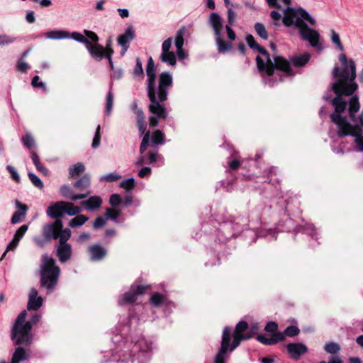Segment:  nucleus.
Segmentation results:
<instances>
[{"label":"nucleus","mask_w":363,"mask_h":363,"mask_svg":"<svg viewBox=\"0 0 363 363\" xmlns=\"http://www.w3.org/2000/svg\"><path fill=\"white\" fill-rule=\"evenodd\" d=\"M146 74L147 93L150 101L148 109L152 114L149 117V124L155 127L158 125L160 119L165 120L168 116L167 110L162 103L167 100L169 90L173 86V77L168 72H162L159 74L158 85L156 86L157 76L152 57L147 60Z\"/></svg>","instance_id":"f257e3e1"},{"label":"nucleus","mask_w":363,"mask_h":363,"mask_svg":"<svg viewBox=\"0 0 363 363\" xmlns=\"http://www.w3.org/2000/svg\"><path fill=\"white\" fill-rule=\"evenodd\" d=\"M351 76L349 80V74L347 69L340 72V68L335 66L332 71L333 78L336 81L331 85L333 91L336 94L331 104L334 106V112L330 116L331 121L337 126V130L342 128L350 127V123L345 116H342L347 108L349 102L342 99V96H352L357 89V84L354 82L356 78V65L354 61L350 62Z\"/></svg>","instance_id":"f03ea898"},{"label":"nucleus","mask_w":363,"mask_h":363,"mask_svg":"<svg viewBox=\"0 0 363 363\" xmlns=\"http://www.w3.org/2000/svg\"><path fill=\"white\" fill-rule=\"evenodd\" d=\"M286 8L284 9L282 22L286 27L294 26L299 32L301 38L308 41L317 50H322L319 33L308 26L305 21L311 26L315 25V20L303 8L294 9L290 6L291 0H281Z\"/></svg>","instance_id":"7ed1b4c3"},{"label":"nucleus","mask_w":363,"mask_h":363,"mask_svg":"<svg viewBox=\"0 0 363 363\" xmlns=\"http://www.w3.org/2000/svg\"><path fill=\"white\" fill-rule=\"evenodd\" d=\"M245 39L251 49L257 51L264 56V58L259 55L256 57L257 66L259 72H264L268 76H272L274 74V69L280 70L287 76L295 74L284 57L275 56L272 60L267 50L259 45L251 34L247 35Z\"/></svg>","instance_id":"20e7f679"},{"label":"nucleus","mask_w":363,"mask_h":363,"mask_svg":"<svg viewBox=\"0 0 363 363\" xmlns=\"http://www.w3.org/2000/svg\"><path fill=\"white\" fill-rule=\"evenodd\" d=\"M360 110V103L359 97L357 95L351 97L349 102L348 114L353 124H350V127H345L337 130V134L338 138H342L345 136L350 135L354 137V143L357 147V150L363 152V108L359 115L357 113Z\"/></svg>","instance_id":"39448f33"},{"label":"nucleus","mask_w":363,"mask_h":363,"mask_svg":"<svg viewBox=\"0 0 363 363\" xmlns=\"http://www.w3.org/2000/svg\"><path fill=\"white\" fill-rule=\"evenodd\" d=\"M27 312L23 311L17 316L11 329V339L15 345L30 344L33 341L31 330L41 319V315L35 313L26 321Z\"/></svg>","instance_id":"423d86ee"},{"label":"nucleus","mask_w":363,"mask_h":363,"mask_svg":"<svg viewBox=\"0 0 363 363\" xmlns=\"http://www.w3.org/2000/svg\"><path fill=\"white\" fill-rule=\"evenodd\" d=\"M249 325L246 321L241 320L238 322L232 334V330L230 327L225 326L222 333L220 347L218 352L222 350L223 345H225V354L229 350L233 352L235 350L242 340H247L253 337V333H247V330Z\"/></svg>","instance_id":"0eeeda50"},{"label":"nucleus","mask_w":363,"mask_h":363,"mask_svg":"<svg viewBox=\"0 0 363 363\" xmlns=\"http://www.w3.org/2000/svg\"><path fill=\"white\" fill-rule=\"evenodd\" d=\"M60 273V269L55 259L47 254L43 255L39 269L40 287L51 293L57 284Z\"/></svg>","instance_id":"6e6552de"},{"label":"nucleus","mask_w":363,"mask_h":363,"mask_svg":"<svg viewBox=\"0 0 363 363\" xmlns=\"http://www.w3.org/2000/svg\"><path fill=\"white\" fill-rule=\"evenodd\" d=\"M208 23L214 31L218 52L221 54H225L230 51L233 48V44L222 38L221 32L223 29V23L221 17L217 13H211L208 19Z\"/></svg>","instance_id":"1a4fd4ad"},{"label":"nucleus","mask_w":363,"mask_h":363,"mask_svg":"<svg viewBox=\"0 0 363 363\" xmlns=\"http://www.w3.org/2000/svg\"><path fill=\"white\" fill-rule=\"evenodd\" d=\"M71 237V230L69 228H65L62 231V237L59 240V245L57 247L56 255L60 262H66L72 255V248L67 240Z\"/></svg>","instance_id":"9d476101"},{"label":"nucleus","mask_w":363,"mask_h":363,"mask_svg":"<svg viewBox=\"0 0 363 363\" xmlns=\"http://www.w3.org/2000/svg\"><path fill=\"white\" fill-rule=\"evenodd\" d=\"M63 229V223L62 220H55L54 222L45 224L43 228V235L45 242H50L52 240L59 239L62 237Z\"/></svg>","instance_id":"9b49d317"},{"label":"nucleus","mask_w":363,"mask_h":363,"mask_svg":"<svg viewBox=\"0 0 363 363\" xmlns=\"http://www.w3.org/2000/svg\"><path fill=\"white\" fill-rule=\"evenodd\" d=\"M135 115L136 123L139 133L141 135H143L141 144L140 145V152L143 154L149 145L150 132L149 130H146L147 124L145 123V116L143 111H137V113H135Z\"/></svg>","instance_id":"f8f14e48"},{"label":"nucleus","mask_w":363,"mask_h":363,"mask_svg":"<svg viewBox=\"0 0 363 363\" xmlns=\"http://www.w3.org/2000/svg\"><path fill=\"white\" fill-rule=\"evenodd\" d=\"M152 350V344L145 337H140L133 345L131 355L136 357L138 359L143 357L147 360L150 358V352Z\"/></svg>","instance_id":"ddd939ff"},{"label":"nucleus","mask_w":363,"mask_h":363,"mask_svg":"<svg viewBox=\"0 0 363 363\" xmlns=\"http://www.w3.org/2000/svg\"><path fill=\"white\" fill-rule=\"evenodd\" d=\"M66 201H59L52 203L46 210L47 215L51 218L58 220L64 216Z\"/></svg>","instance_id":"4468645a"},{"label":"nucleus","mask_w":363,"mask_h":363,"mask_svg":"<svg viewBox=\"0 0 363 363\" xmlns=\"http://www.w3.org/2000/svg\"><path fill=\"white\" fill-rule=\"evenodd\" d=\"M248 220L243 216H238L233 218H230L228 222H226L223 225L224 228H232L233 233L232 235L235 233L242 231L243 229L247 225Z\"/></svg>","instance_id":"2eb2a0df"},{"label":"nucleus","mask_w":363,"mask_h":363,"mask_svg":"<svg viewBox=\"0 0 363 363\" xmlns=\"http://www.w3.org/2000/svg\"><path fill=\"white\" fill-rule=\"evenodd\" d=\"M135 37V31L132 27H128L124 33L118 37L117 42L122 47L121 55H124L129 48L130 43Z\"/></svg>","instance_id":"dca6fc26"},{"label":"nucleus","mask_w":363,"mask_h":363,"mask_svg":"<svg viewBox=\"0 0 363 363\" xmlns=\"http://www.w3.org/2000/svg\"><path fill=\"white\" fill-rule=\"evenodd\" d=\"M87 251L91 262H99L107 255V250L100 244H94L88 247Z\"/></svg>","instance_id":"f3484780"},{"label":"nucleus","mask_w":363,"mask_h":363,"mask_svg":"<svg viewBox=\"0 0 363 363\" xmlns=\"http://www.w3.org/2000/svg\"><path fill=\"white\" fill-rule=\"evenodd\" d=\"M60 193L63 198L69 199L72 201L87 198L91 194V191H86L79 194H74L72 188L67 184L61 186Z\"/></svg>","instance_id":"a211bd4d"},{"label":"nucleus","mask_w":363,"mask_h":363,"mask_svg":"<svg viewBox=\"0 0 363 363\" xmlns=\"http://www.w3.org/2000/svg\"><path fill=\"white\" fill-rule=\"evenodd\" d=\"M286 347L291 359L295 360L308 352V347L303 343H289Z\"/></svg>","instance_id":"6ab92c4d"},{"label":"nucleus","mask_w":363,"mask_h":363,"mask_svg":"<svg viewBox=\"0 0 363 363\" xmlns=\"http://www.w3.org/2000/svg\"><path fill=\"white\" fill-rule=\"evenodd\" d=\"M103 200L99 196H91L81 201L80 204L88 211H94L101 208Z\"/></svg>","instance_id":"aec40b11"},{"label":"nucleus","mask_w":363,"mask_h":363,"mask_svg":"<svg viewBox=\"0 0 363 363\" xmlns=\"http://www.w3.org/2000/svg\"><path fill=\"white\" fill-rule=\"evenodd\" d=\"M86 48L87 49L89 55L97 61L102 60L106 56V52L103 45L100 44H92L91 42Z\"/></svg>","instance_id":"412c9836"},{"label":"nucleus","mask_w":363,"mask_h":363,"mask_svg":"<svg viewBox=\"0 0 363 363\" xmlns=\"http://www.w3.org/2000/svg\"><path fill=\"white\" fill-rule=\"evenodd\" d=\"M43 301L42 297L38 296V291L35 288H32L29 293V299L27 305L28 310H38L41 307Z\"/></svg>","instance_id":"4be33fe9"},{"label":"nucleus","mask_w":363,"mask_h":363,"mask_svg":"<svg viewBox=\"0 0 363 363\" xmlns=\"http://www.w3.org/2000/svg\"><path fill=\"white\" fill-rule=\"evenodd\" d=\"M257 340L264 345H274L279 342L284 340V335L281 333L272 334V337H267L264 335H259L256 337Z\"/></svg>","instance_id":"5701e85b"},{"label":"nucleus","mask_w":363,"mask_h":363,"mask_svg":"<svg viewBox=\"0 0 363 363\" xmlns=\"http://www.w3.org/2000/svg\"><path fill=\"white\" fill-rule=\"evenodd\" d=\"M311 58V55L308 53H304L302 55H299L298 56H294L290 57V61L286 60L289 62V67H291V64L294 66L300 67L306 65ZM291 69V67H290Z\"/></svg>","instance_id":"b1692460"},{"label":"nucleus","mask_w":363,"mask_h":363,"mask_svg":"<svg viewBox=\"0 0 363 363\" xmlns=\"http://www.w3.org/2000/svg\"><path fill=\"white\" fill-rule=\"evenodd\" d=\"M43 35L50 40H61L70 38L69 33L64 30H52L45 33Z\"/></svg>","instance_id":"393cba45"},{"label":"nucleus","mask_w":363,"mask_h":363,"mask_svg":"<svg viewBox=\"0 0 363 363\" xmlns=\"http://www.w3.org/2000/svg\"><path fill=\"white\" fill-rule=\"evenodd\" d=\"M91 184L90 176L87 174H84L79 179L76 181L73 186L74 188L79 189L80 191H89L88 189Z\"/></svg>","instance_id":"a878e982"},{"label":"nucleus","mask_w":363,"mask_h":363,"mask_svg":"<svg viewBox=\"0 0 363 363\" xmlns=\"http://www.w3.org/2000/svg\"><path fill=\"white\" fill-rule=\"evenodd\" d=\"M137 298V296L134 292V286H132L130 291L125 293L123 296L118 299V304L122 306L125 304L133 303Z\"/></svg>","instance_id":"bb28decb"},{"label":"nucleus","mask_w":363,"mask_h":363,"mask_svg":"<svg viewBox=\"0 0 363 363\" xmlns=\"http://www.w3.org/2000/svg\"><path fill=\"white\" fill-rule=\"evenodd\" d=\"M150 139H151L152 146L164 145L165 143V135L160 130L154 131L150 135Z\"/></svg>","instance_id":"cd10ccee"},{"label":"nucleus","mask_w":363,"mask_h":363,"mask_svg":"<svg viewBox=\"0 0 363 363\" xmlns=\"http://www.w3.org/2000/svg\"><path fill=\"white\" fill-rule=\"evenodd\" d=\"M29 358L30 355L22 347H16L12 355V359L18 362L24 360H28Z\"/></svg>","instance_id":"c85d7f7f"},{"label":"nucleus","mask_w":363,"mask_h":363,"mask_svg":"<svg viewBox=\"0 0 363 363\" xmlns=\"http://www.w3.org/2000/svg\"><path fill=\"white\" fill-rule=\"evenodd\" d=\"M160 59L162 62L167 63L171 66H174L177 63L176 55L172 51L162 52Z\"/></svg>","instance_id":"c756f323"},{"label":"nucleus","mask_w":363,"mask_h":363,"mask_svg":"<svg viewBox=\"0 0 363 363\" xmlns=\"http://www.w3.org/2000/svg\"><path fill=\"white\" fill-rule=\"evenodd\" d=\"M87 220L89 217L83 214H77L69 223L71 228H77L83 225Z\"/></svg>","instance_id":"7c9ffc66"},{"label":"nucleus","mask_w":363,"mask_h":363,"mask_svg":"<svg viewBox=\"0 0 363 363\" xmlns=\"http://www.w3.org/2000/svg\"><path fill=\"white\" fill-rule=\"evenodd\" d=\"M82 211V208L80 206H75L72 202L66 201L65 213L69 216H76Z\"/></svg>","instance_id":"2f4dec72"},{"label":"nucleus","mask_w":363,"mask_h":363,"mask_svg":"<svg viewBox=\"0 0 363 363\" xmlns=\"http://www.w3.org/2000/svg\"><path fill=\"white\" fill-rule=\"evenodd\" d=\"M85 169L84 165L78 162L71 166L69 169V175L70 178H74L75 177L79 176L81 173H82Z\"/></svg>","instance_id":"473e14b6"},{"label":"nucleus","mask_w":363,"mask_h":363,"mask_svg":"<svg viewBox=\"0 0 363 363\" xmlns=\"http://www.w3.org/2000/svg\"><path fill=\"white\" fill-rule=\"evenodd\" d=\"M121 210L108 208H106V210L105 211L104 216L106 218V219H110L111 220L117 222V219L121 216Z\"/></svg>","instance_id":"72a5a7b5"},{"label":"nucleus","mask_w":363,"mask_h":363,"mask_svg":"<svg viewBox=\"0 0 363 363\" xmlns=\"http://www.w3.org/2000/svg\"><path fill=\"white\" fill-rule=\"evenodd\" d=\"M255 30L257 34L263 40H267L269 38L268 32L265 28V26L262 23H256L255 24Z\"/></svg>","instance_id":"f704fd0d"},{"label":"nucleus","mask_w":363,"mask_h":363,"mask_svg":"<svg viewBox=\"0 0 363 363\" xmlns=\"http://www.w3.org/2000/svg\"><path fill=\"white\" fill-rule=\"evenodd\" d=\"M186 29L184 27H182L179 28L177 33L176 37L174 40V44L176 48H181V47H183L184 45V36L185 33Z\"/></svg>","instance_id":"c9c22d12"},{"label":"nucleus","mask_w":363,"mask_h":363,"mask_svg":"<svg viewBox=\"0 0 363 363\" xmlns=\"http://www.w3.org/2000/svg\"><path fill=\"white\" fill-rule=\"evenodd\" d=\"M324 350L328 353L335 354L340 350V346L335 342H328L325 343Z\"/></svg>","instance_id":"e433bc0d"},{"label":"nucleus","mask_w":363,"mask_h":363,"mask_svg":"<svg viewBox=\"0 0 363 363\" xmlns=\"http://www.w3.org/2000/svg\"><path fill=\"white\" fill-rule=\"evenodd\" d=\"M331 41L335 44L340 51H343L344 47L341 43L340 35L334 30H330Z\"/></svg>","instance_id":"4c0bfd02"},{"label":"nucleus","mask_w":363,"mask_h":363,"mask_svg":"<svg viewBox=\"0 0 363 363\" xmlns=\"http://www.w3.org/2000/svg\"><path fill=\"white\" fill-rule=\"evenodd\" d=\"M112 84H111L110 91H108L106 97V113L107 115H109L113 108V94L111 91Z\"/></svg>","instance_id":"58836bf2"},{"label":"nucleus","mask_w":363,"mask_h":363,"mask_svg":"<svg viewBox=\"0 0 363 363\" xmlns=\"http://www.w3.org/2000/svg\"><path fill=\"white\" fill-rule=\"evenodd\" d=\"M164 296L163 295L155 293L150 297V302L153 306L159 307L164 303Z\"/></svg>","instance_id":"ea45409f"},{"label":"nucleus","mask_w":363,"mask_h":363,"mask_svg":"<svg viewBox=\"0 0 363 363\" xmlns=\"http://www.w3.org/2000/svg\"><path fill=\"white\" fill-rule=\"evenodd\" d=\"M28 176L31 181L32 184L37 188L42 189L44 187L42 180L34 173L29 172Z\"/></svg>","instance_id":"a19ab883"},{"label":"nucleus","mask_w":363,"mask_h":363,"mask_svg":"<svg viewBox=\"0 0 363 363\" xmlns=\"http://www.w3.org/2000/svg\"><path fill=\"white\" fill-rule=\"evenodd\" d=\"M299 333H300V330L297 326L289 325L286 328V329L284 330V332L282 333L284 334V337L285 336L295 337V336L298 335L299 334Z\"/></svg>","instance_id":"79ce46f5"},{"label":"nucleus","mask_w":363,"mask_h":363,"mask_svg":"<svg viewBox=\"0 0 363 363\" xmlns=\"http://www.w3.org/2000/svg\"><path fill=\"white\" fill-rule=\"evenodd\" d=\"M70 36L74 40L83 43L85 45V47L89 45V43L91 42L89 39L86 38L82 34L78 32L72 33Z\"/></svg>","instance_id":"37998d69"},{"label":"nucleus","mask_w":363,"mask_h":363,"mask_svg":"<svg viewBox=\"0 0 363 363\" xmlns=\"http://www.w3.org/2000/svg\"><path fill=\"white\" fill-rule=\"evenodd\" d=\"M21 141L24 146H26L28 149H30L35 146L34 138L29 133H27L24 136H23L21 138Z\"/></svg>","instance_id":"c03bdc74"},{"label":"nucleus","mask_w":363,"mask_h":363,"mask_svg":"<svg viewBox=\"0 0 363 363\" xmlns=\"http://www.w3.org/2000/svg\"><path fill=\"white\" fill-rule=\"evenodd\" d=\"M135 186L134 178H128L121 182L120 186L125 190H131Z\"/></svg>","instance_id":"a18cd8bd"},{"label":"nucleus","mask_w":363,"mask_h":363,"mask_svg":"<svg viewBox=\"0 0 363 363\" xmlns=\"http://www.w3.org/2000/svg\"><path fill=\"white\" fill-rule=\"evenodd\" d=\"M133 74L135 77H143L144 72L142 62L140 58L136 59L135 66L133 69Z\"/></svg>","instance_id":"49530a36"},{"label":"nucleus","mask_w":363,"mask_h":363,"mask_svg":"<svg viewBox=\"0 0 363 363\" xmlns=\"http://www.w3.org/2000/svg\"><path fill=\"white\" fill-rule=\"evenodd\" d=\"M109 203L113 208L118 207L121 203H122L121 196L118 194H111L109 198Z\"/></svg>","instance_id":"de8ad7c7"},{"label":"nucleus","mask_w":363,"mask_h":363,"mask_svg":"<svg viewBox=\"0 0 363 363\" xmlns=\"http://www.w3.org/2000/svg\"><path fill=\"white\" fill-rule=\"evenodd\" d=\"M340 61L342 62V65L344 66L343 69L341 71L342 72L345 69H347L349 74V79H350L351 76V69L350 67V62L353 61L352 60H350V61L347 60V57L345 54H340L339 57Z\"/></svg>","instance_id":"09e8293b"},{"label":"nucleus","mask_w":363,"mask_h":363,"mask_svg":"<svg viewBox=\"0 0 363 363\" xmlns=\"http://www.w3.org/2000/svg\"><path fill=\"white\" fill-rule=\"evenodd\" d=\"M225 345H223L222 350L215 357L214 363H225Z\"/></svg>","instance_id":"8fccbe9b"},{"label":"nucleus","mask_w":363,"mask_h":363,"mask_svg":"<svg viewBox=\"0 0 363 363\" xmlns=\"http://www.w3.org/2000/svg\"><path fill=\"white\" fill-rule=\"evenodd\" d=\"M16 67L18 71H19L20 72L26 73L30 69V67L26 62H25L22 59H18L17 60Z\"/></svg>","instance_id":"3c124183"},{"label":"nucleus","mask_w":363,"mask_h":363,"mask_svg":"<svg viewBox=\"0 0 363 363\" xmlns=\"http://www.w3.org/2000/svg\"><path fill=\"white\" fill-rule=\"evenodd\" d=\"M121 178V175L116 172H111L101 177V179L107 182L117 181Z\"/></svg>","instance_id":"603ef678"},{"label":"nucleus","mask_w":363,"mask_h":363,"mask_svg":"<svg viewBox=\"0 0 363 363\" xmlns=\"http://www.w3.org/2000/svg\"><path fill=\"white\" fill-rule=\"evenodd\" d=\"M16 41V38L7 35H0V46L9 45Z\"/></svg>","instance_id":"864d4df0"},{"label":"nucleus","mask_w":363,"mask_h":363,"mask_svg":"<svg viewBox=\"0 0 363 363\" xmlns=\"http://www.w3.org/2000/svg\"><path fill=\"white\" fill-rule=\"evenodd\" d=\"M100 125H98L96 130L92 141L91 147L94 149L97 148L100 145L101 134H100Z\"/></svg>","instance_id":"5fc2aeb1"},{"label":"nucleus","mask_w":363,"mask_h":363,"mask_svg":"<svg viewBox=\"0 0 363 363\" xmlns=\"http://www.w3.org/2000/svg\"><path fill=\"white\" fill-rule=\"evenodd\" d=\"M40 77L38 75H35L33 77L31 80V84L33 87H40L43 89V91H46L45 84L43 82L39 81Z\"/></svg>","instance_id":"6e6d98bb"},{"label":"nucleus","mask_w":363,"mask_h":363,"mask_svg":"<svg viewBox=\"0 0 363 363\" xmlns=\"http://www.w3.org/2000/svg\"><path fill=\"white\" fill-rule=\"evenodd\" d=\"M277 330H278V324L274 321L268 322L264 327V330L266 332L272 333L273 334L278 333Z\"/></svg>","instance_id":"4d7b16f0"},{"label":"nucleus","mask_w":363,"mask_h":363,"mask_svg":"<svg viewBox=\"0 0 363 363\" xmlns=\"http://www.w3.org/2000/svg\"><path fill=\"white\" fill-rule=\"evenodd\" d=\"M106 223V219H104L103 217L101 216H98L94 223H93V228L94 229H99L103 226H104Z\"/></svg>","instance_id":"13d9d810"},{"label":"nucleus","mask_w":363,"mask_h":363,"mask_svg":"<svg viewBox=\"0 0 363 363\" xmlns=\"http://www.w3.org/2000/svg\"><path fill=\"white\" fill-rule=\"evenodd\" d=\"M84 34L89 38L94 43L93 44H99V37L98 35L93 31L91 30H84Z\"/></svg>","instance_id":"bf43d9fd"},{"label":"nucleus","mask_w":363,"mask_h":363,"mask_svg":"<svg viewBox=\"0 0 363 363\" xmlns=\"http://www.w3.org/2000/svg\"><path fill=\"white\" fill-rule=\"evenodd\" d=\"M233 7L228 8L227 10L228 14V23L230 25H233L236 18V13L233 9Z\"/></svg>","instance_id":"052dcab7"},{"label":"nucleus","mask_w":363,"mask_h":363,"mask_svg":"<svg viewBox=\"0 0 363 363\" xmlns=\"http://www.w3.org/2000/svg\"><path fill=\"white\" fill-rule=\"evenodd\" d=\"M172 43V38H168L167 40H165L162 45V52H170Z\"/></svg>","instance_id":"680f3d73"},{"label":"nucleus","mask_w":363,"mask_h":363,"mask_svg":"<svg viewBox=\"0 0 363 363\" xmlns=\"http://www.w3.org/2000/svg\"><path fill=\"white\" fill-rule=\"evenodd\" d=\"M231 25L230 24H228L225 26V30H226V33H227V36H228V38L230 40V41H233L236 39V34L234 32V30H233V28H231L230 26Z\"/></svg>","instance_id":"e2e57ef3"},{"label":"nucleus","mask_w":363,"mask_h":363,"mask_svg":"<svg viewBox=\"0 0 363 363\" xmlns=\"http://www.w3.org/2000/svg\"><path fill=\"white\" fill-rule=\"evenodd\" d=\"M6 169L11 174V178L13 180H15L16 182H19L20 181V177H19L18 172H16V170L15 169L14 167H13L11 165H7Z\"/></svg>","instance_id":"0e129e2a"},{"label":"nucleus","mask_w":363,"mask_h":363,"mask_svg":"<svg viewBox=\"0 0 363 363\" xmlns=\"http://www.w3.org/2000/svg\"><path fill=\"white\" fill-rule=\"evenodd\" d=\"M270 16L274 21V25L279 26L280 25L279 21L281 18V15L276 11H272L270 13Z\"/></svg>","instance_id":"69168bd1"},{"label":"nucleus","mask_w":363,"mask_h":363,"mask_svg":"<svg viewBox=\"0 0 363 363\" xmlns=\"http://www.w3.org/2000/svg\"><path fill=\"white\" fill-rule=\"evenodd\" d=\"M151 168L149 167H143L138 172V177L140 178H143L145 177L149 176L151 174Z\"/></svg>","instance_id":"338daca9"},{"label":"nucleus","mask_w":363,"mask_h":363,"mask_svg":"<svg viewBox=\"0 0 363 363\" xmlns=\"http://www.w3.org/2000/svg\"><path fill=\"white\" fill-rule=\"evenodd\" d=\"M228 164L230 169L231 170H237L240 167V162L237 159L228 161Z\"/></svg>","instance_id":"774afa93"}]
</instances>
